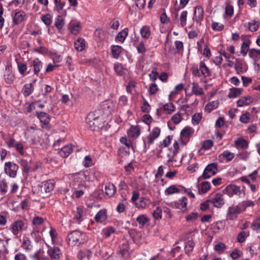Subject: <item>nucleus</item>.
<instances>
[{
	"instance_id": "obj_1",
	"label": "nucleus",
	"mask_w": 260,
	"mask_h": 260,
	"mask_svg": "<svg viewBox=\"0 0 260 260\" xmlns=\"http://www.w3.org/2000/svg\"><path fill=\"white\" fill-rule=\"evenodd\" d=\"M191 71L192 75L195 77L206 78L211 75L210 70L203 61L200 62L199 67L193 65L191 68Z\"/></svg>"
},
{
	"instance_id": "obj_2",
	"label": "nucleus",
	"mask_w": 260,
	"mask_h": 260,
	"mask_svg": "<svg viewBox=\"0 0 260 260\" xmlns=\"http://www.w3.org/2000/svg\"><path fill=\"white\" fill-rule=\"evenodd\" d=\"M244 188V187H243L241 188L240 186L231 184L228 185L223 190V191L230 197H232L234 196H237L239 198H243L245 196Z\"/></svg>"
},
{
	"instance_id": "obj_3",
	"label": "nucleus",
	"mask_w": 260,
	"mask_h": 260,
	"mask_svg": "<svg viewBox=\"0 0 260 260\" xmlns=\"http://www.w3.org/2000/svg\"><path fill=\"white\" fill-rule=\"evenodd\" d=\"M68 239L74 245H79L83 243L86 240V235L84 233L75 230L71 232L68 235Z\"/></svg>"
},
{
	"instance_id": "obj_4",
	"label": "nucleus",
	"mask_w": 260,
	"mask_h": 260,
	"mask_svg": "<svg viewBox=\"0 0 260 260\" xmlns=\"http://www.w3.org/2000/svg\"><path fill=\"white\" fill-rule=\"evenodd\" d=\"M217 172V164L216 163H211L207 166L205 168L202 178L206 179L214 176Z\"/></svg>"
},
{
	"instance_id": "obj_5",
	"label": "nucleus",
	"mask_w": 260,
	"mask_h": 260,
	"mask_svg": "<svg viewBox=\"0 0 260 260\" xmlns=\"http://www.w3.org/2000/svg\"><path fill=\"white\" fill-rule=\"evenodd\" d=\"M241 211V207L240 205L229 207L226 213V220H235L237 217L238 214H240Z\"/></svg>"
},
{
	"instance_id": "obj_6",
	"label": "nucleus",
	"mask_w": 260,
	"mask_h": 260,
	"mask_svg": "<svg viewBox=\"0 0 260 260\" xmlns=\"http://www.w3.org/2000/svg\"><path fill=\"white\" fill-rule=\"evenodd\" d=\"M27 226L26 220H17L12 224V230L15 235H17L19 232L25 230Z\"/></svg>"
},
{
	"instance_id": "obj_7",
	"label": "nucleus",
	"mask_w": 260,
	"mask_h": 260,
	"mask_svg": "<svg viewBox=\"0 0 260 260\" xmlns=\"http://www.w3.org/2000/svg\"><path fill=\"white\" fill-rule=\"evenodd\" d=\"M18 166L12 162H6L5 165V172L11 177H15L17 175Z\"/></svg>"
},
{
	"instance_id": "obj_8",
	"label": "nucleus",
	"mask_w": 260,
	"mask_h": 260,
	"mask_svg": "<svg viewBox=\"0 0 260 260\" xmlns=\"http://www.w3.org/2000/svg\"><path fill=\"white\" fill-rule=\"evenodd\" d=\"M54 181L53 180H48L42 182L40 185V191L42 193H48L52 191L54 187Z\"/></svg>"
},
{
	"instance_id": "obj_9",
	"label": "nucleus",
	"mask_w": 260,
	"mask_h": 260,
	"mask_svg": "<svg viewBox=\"0 0 260 260\" xmlns=\"http://www.w3.org/2000/svg\"><path fill=\"white\" fill-rule=\"evenodd\" d=\"M35 115L40 120V122L48 127V125L50 121V116L45 112L36 111Z\"/></svg>"
},
{
	"instance_id": "obj_10",
	"label": "nucleus",
	"mask_w": 260,
	"mask_h": 260,
	"mask_svg": "<svg viewBox=\"0 0 260 260\" xmlns=\"http://www.w3.org/2000/svg\"><path fill=\"white\" fill-rule=\"evenodd\" d=\"M87 123L89 128L92 131H98L103 126L102 121L98 117L89 120Z\"/></svg>"
},
{
	"instance_id": "obj_11",
	"label": "nucleus",
	"mask_w": 260,
	"mask_h": 260,
	"mask_svg": "<svg viewBox=\"0 0 260 260\" xmlns=\"http://www.w3.org/2000/svg\"><path fill=\"white\" fill-rule=\"evenodd\" d=\"M204 13L203 8L201 6H197L194 9L193 19L201 24L203 19Z\"/></svg>"
},
{
	"instance_id": "obj_12",
	"label": "nucleus",
	"mask_w": 260,
	"mask_h": 260,
	"mask_svg": "<svg viewBox=\"0 0 260 260\" xmlns=\"http://www.w3.org/2000/svg\"><path fill=\"white\" fill-rule=\"evenodd\" d=\"M26 18V13L23 11L15 12L13 16V22L15 25H18L24 20Z\"/></svg>"
},
{
	"instance_id": "obj_13",
	"label": "nucleus",
	"mask_w": 260,
	"mask_h": 260,
	"mask_svg": "<svg viewBox=\"0 0 260 260\" xmlns=\"http://www.w3.org/2000/svg\"><path fill=\"white\" fill-rule=\"evenodd\" d=\"M28 132L30 134V137L34 144H37L40 142L39 136L41 134V131L40 129H35L34 127L31 126L28 129Z\"/></svg>"
},
{
	"instance_id": "obj_14",
	"label": "nucleus",
	"mask_w": 260,
	"mask_h": 260,
	"mask_svg": "<svg viewBox=\"0 0 260 260\" xmlns=\"http://www.w3.org/2000/svg\"><path fill=\"white\" fill-rule=\"evenodd\" d=\"M160 133V129L158 127H155L152 129L151 132L147 137L149 146L153 142L154 140L159 137Z\"/></svg>"
},
{
	"instance_id": "obj_15",
	"label": "nucleus",
	"mask_w": 260,
	"mask_h": 260,
	"mask_svg": "<svg viewBox=\"0 0 260 260\" xmlns=\"http://www.w3.org/2000/svg\"><path fill=\"white\" fill-rule=\"evenodd\" d=\"M210 201L214 207L218 208H221L224 204V200L222 195L219 193H217L214 198L210 200Z\"/></svg>"
},
{
	"instance_id": "obj_16",
	"label": "nucleus",
	"mask_w": 260,
	"mask_h": 260,
	"mask_svg": "<svg viewBox=\"0 0 260 260\" xmlns=\"http://www.w3.org/2000/svg\"><path fill=\"white\" fill-rule=\"evenodd\" d=\"M47 252L52 259H58L61 255V252L57 247H50Z\"/></svg>"
},
{
	"instance_id": "obj_17",
	"label": "nucleus",
	"mask_w": 260,
	"mask_h": 260,
	"mask_svg": "<svg viewBox=\"0 0 260 260\" xmlns=\"http://www.w3.org/2000/svg\"><path fill=\"white\" fill-rule=\"evenodd\" d=\"M31 66L33 67L34 74L38 75L43 67L41 61L39 58H36L32 61Z\"/></svg>"
},
{
	"instance_id": "obj_18",
	"label": "nucleus",
	"mask_w": 260,
	"mask_h": 260,
	"mask_svg": "<svg viewBox=\"0 0 260 260\" xmlns=\"http://www.w3.org/2000/svg\"><path fill=\"white\" fill-rule=\"evenodd\" d=\"M151 204V201L145 197H141L139 202L135 203L137 208L144 209Z\"/></svg>"
},
{
	"instance_id": "obj_19",
	"label": "nucleus",
	"mask_w": 260,
	"mask_h": 260,
	"mask_svg": "<svg viewBox=\"0 0 260 260\" xmlns=\"http://www.w3.org/2000/svg\"><path fill=\"white\" fill-rule=\"evenodd\" d=\"M253 100V99L250 96H243L237 101L238 106L242 107L245 105H249Z\"/></svg>"
},
{
	"instance_id": "obj_20",
	"label": "nucleus",
	"mask_w": 260,
	"mask_h": 260,
	"mask_svg": "<svg viewBox=\"0 0 260 260\" xmlns=\"http://www.w3.org/2000/svg\"><path fill=\"white\" fill-rule=\"evenodd\" d=\"M187 199L186 197H182L179 201L175 202V205L176 208L180 209L182 212L186 211Z\"/></svg>"
},
{
	"instance_id": "obj_21",
	"label": "nucleus",
	"mask_w": 260,
	"mask_h": 260,
	"mask_svg": "<svg viewBox=\"0 0 260 260\" xmlns=\"http://www.w3.org/2000/svg\"><path fill=\"white\" fill-rule=\"evenodd\" d=\"M244 63L242 59L237 58L235 62V69L238 74L243 73L245 70L244 68Z\"/></svg>"
},
{
	"instance_id": "obj_22",
	"label": "nucleus",
	"mask_w": 260,
	"mask_h": 260,
	"mask_svg": "<svg viewBox=\"0 0 260 260\" xmlns=\"http://www.w3.org/2000/svg\"><path fill=\"white\" fill-rule=\"evenodd\" d=\"M73 151V146L68 145L62 147L59 151V154L62 157H68Z\"/></svg>"
},
{
	"instance_id": "obj_23",
	"label": "nucleus",
	"mask_w": 260,
	"mask_h": 260,
	"mask_svg": "<svg viewBox=\"0 0 260 260\" xmlns=\"http://www.w3.org/2000/svg\"><path fill=\"white\" fill-rule=\"evenodd\" d=\"M105 193L109 197H113L116 192V188L112 183H108L105 187Z\"/></svg>"
},
{
	"instance_id": "obj_24",
	"label": "nucleus",
	"mask_w": 260,
	"mask_h": 260,
	"mask_svg": "<svg viewBox=\"0 0 260 260\" xmlns=\"http://www.w3.org/2000/svg\"><path fill=\"white\" fill-rule=\"evenodd\" d=\"M74 46L77 51H82L85 48V41L82 38H79L75 42Z\"/></svg>"
},
{
	"instance_id": "obj_25",
	"label": "nucleus",
	"mask_w": 260,
	"mask_h": 260,
	"mask_svg": "<svg viewBox=\"0 0 260 260\" xmlns=\"http://www.w3.org/2000/svg\"><path fill=\"white\" fill-rule=\"evenodd\" d=\"M140 134V129L138 126H132L128 131V135L132 138H137Z\"/></svg>"
},
{
	"instance_id": "obj_26",
	"label": "nucleus",
	"mask_w": 260,
	"mask_h": 260,
	"mask_svg": "<svg viewBox=\"0 0 260 260\" xmlns=\"http://www.w3.org/2000/svg\"><path fill=\"white\" fill-rule=\"evenodd\" d=\"M234 142L235 146L238 148L245 149L248 146L247 141L243 138L238 139L235 140Z\"/></svg>"
},
{
	"instance_id": "obj_27",
	"label": "nucleus",
	"mask_w": 260,
	"mask_h": 260,
	"mask_svg": "<svg viewBox=\"0 0 260 260\" xmlns=\"http://www.w3.org/2000/svg\"><path fill=\"white\" fill-rule=\"evenodd\" d=\"M106 211L105 210H101L96 214L94 217V219L96 222H102L106 219Z\"/></svg>"
},
{
	"instance_id": "obj_28",
	"label": "nucleus",
	"mask_w": 260,
	"mask_h": 260,
	"mask_svg": "<svg viewBox=\"0 0 260 260\" xmlns=\"http://www.w3.org/2000/svg\"><path fill=\"white\" fill-rule=\"evenodd\" d=\"M248 55L250 57L257 60L260 59V50L254 48L250 49Z\"/></svg>"
},
{
	"instance_id": "obj_29",
	"label": "nucleus",
	"mask_w": 260,
	"mask_h": 260,
	"mask_svg": "<svg viewBox=\"0 0 260 260\" xmlns=\"http://www.w3.org/2000/svg\"><path fill=\"white\" fill-rule=\"evenodd\" d=\"M140 34L143 39H147L149 38L151 31L149 26H144L140 29Z\"/></svg>"
},
{
	"instance_id": "obj_30",
	"label": "nucleus",
	"mask_w": 260,
	"mask_h": 260,
	"mask_svg": "<svg viewBox=\"0 0 260 260\" xmlns=\"http://www.w3.org/2000/svg\"><path fill=\"white\" fill-rule=\"evenodd\" d=\"M219 105V102L218 101H213L209 102L205 106V110L208 112H210L212 110L215 109L218 107Z\"/></svg>"
},
{
	"instance_id": "obj_31",
	"label": "nucleus",
	"mask_w": 260,
	"mask_h": 260,
	"mask_svg": "<svg viewBox=\"0 0 260 260\" xmlns=\"http://www.w3.org/2000/svg\"><path fill=\"white\" fill-rule=\"evenodd\" d=\"M243 89L242 88H233L230 89L228 96L230 98H235L242 94Z\"/></svg>"
},
{
	"instance_id": "obj_32",
	"label": "nucleus",
	"mask_w": 260,
	"mask_h": 260,
	"mask_svg": "<svg viewBox=\"0 0 260 260\" xmlns=\"http://www.w3.org/2000/svg\"><path fill=\"white\" fill-rule=\"evenodd\" d=\"M128 35V28H125L123 30L118 32L116 36V39L119 42H123L125 40L126 36Z\"/></svg>"
},
{
	"instance_id": "obj_33",
	"label": "nucleus",
	"mask_w": 260,
	"mask_h": 260,
	"mask_svg": "<svg viewBox=\"0 0 260 260\" xmlns=\"http://www.w3.org/2000/svg\"><path fill=\"white\" fill-rule=\"evenodd\" d=\"M34 87L32 83L26 84L23 88V94L25 96H29L33 91Z\"/></svg>"
},
{
	"instance_id": "obj_34",
	"label": "nucleus",
	"mask_w": 260,
	"mask_h": 260,
	"mask_svg": "<svg viewBox=\"0 0 260 260\" xmlns=\"http://www.w3.org/2000/svg\"><path fill=\"white\" fill-rule=\"evenodd\" d=\"M83 214V209L82 206H79L77 208V211L75 215L74 219L77 220V222L80 223L82 221L81 217Z\"/></svg>"
},
{
	"instance_id": "obj_35",
	"label": "nucleus",
	"mask_w": 260,
	"mask_h": 260,
	"mask_svg": "<svg viewBox=\"0 0 260 260\" xmlns=\"http://www.w3.org/2000/svg\"><path fill=\"white\" fill-rule=\"evenodd\" d=\"M121 49L122 48L119 46H113L111 49L113 57L115 58H118Z\"/></svg>"
},
{
	"instance_id": "obj_36",
	"label": "nucleus",
	"mask_w": 260,
	"mask_h": 260,
	"mask_svg": "<svg viewBox=\"0 0 260 260\" xmlns=\"http://www.w3.org/2000/svg\"><path fill=\"white\" fill-rule=\"evenodd\" d=\"M248 25L249 30L251 31H255L258 28L259 22L256 20H253L248 22Z\"/></svg>"
},
{
	"instance_id": "obj_37",
	"label": "nucleus",
	"mask_w": 260,
	"mask_h": 260,
	"mask_svg": "<svg viewBox=\"0 0 260 260\" xmlns=\"http://www.w3.org/2000/svg\"><path fill=\"white\" fill-rule=\"evenodd\" d=\"M193 86L192 87V92L194 94L202 95L204 93L203 89L200 87L197 83H193Z\"/></svg>"
},
{
	"instance_id": "obj_38",
	"label": "nucleus",
	"mask_w": 260,
	"mask_h": 260,
	"mask_svg": "<svg viewBox=\"0 0 260 260\" xmlns=\"http://www.w3.org/2000/svg\"><path fill=\"white\" fill-rule=\"evenodd\" d=\"M92 252L88 249L80 251L78 254V258L82 260L83 258L87 257L89 258L91 255Z\"/></svg>"
},
{
	"instance_id": "obj_39",
	"label": "nucleus",
	"mask_w": 260,
	"mask_h": 260,
	"mask_svg": "<svg viewBox=\"0 0 260 260\" xmlns=\"http://www.w3.org/2000/svg\"><path fill=\"white\" fill-rule=\"evenodd\" d=\"M179 189L175 185H171L165 190V193L168 196L175 193H179Z\"/></svg>"
},
{
	"instance_id": "obj_40",
	"label": "nucleus",
	"mask_w": 260,
	"mask_h": 260,
	"mask_svg": "<svg viewBox=\"0 0 260 260\" xmlns=\"http://www.w3.org/2000/svg\"><path fill=\"white\" fill-rule=\"evenodd\" d=\"M17 63L19 72L21 75H24L27 71L26 64L21 62H17Z\"/></svg>"
},
{
	"instance_id": "obj_41",
	"label": "nucleus",
	"mask_w": 260,
	"mask_h": 260,
	"mask_svg": "<svg viewBox=\"0 0 260 260\" xmlns=\"http://www.w3.org/2000/svg\"><path fill=\"white\" fill-rule=\"evenodd\" d=\"M114 70L119 76H122L124 73V69L121 64L116 63L114 64Z\"/></svg>"
},
{
	"instance_id": "obj_42",
	"label": "nucleus",
	"mask_w": 260,
	"mask_h": 260,
	"mask_svg": "<svg viewBox=\"0 0 260 260\" xmlns=\"http://www.w3.org/2000/svg\"><path fill=\"white\" fill-rule=\"evenodd\" d=\"M194 246V242L192 240H188L185 247V252L187 254H189L190 252L192 251Z\"/></svg>"
},
{
	"instance_id": "obj_43",
	"label": "nucleus",
	"mask_w": 260,
	"mask_h": 260,
	"mask_svg": "<svg viewBox=\"0 0 260 260\" xmlns=\"http://www.w3.org/2000/svg\"><path fill=\"white\" fill-rule=\"evenodd\" d=\"M136 220L137 222H138V223L142 226H144L147 222H148V218L145 216V215L143 214L138 216Z\"/></svg>"
},
{
	"instance_id": "obj_44",
	"label": "nucleus",
	"mask_w": 260,
	"mask_h": 260,
	"mask_svg": "<svg viewBox=\"0 0 260 260\" xmlns=\"http://www.w3.org/2000/svg\"><path fill=\"white\" fill-rule=\"evenodd\" d=\"M187 12L186 11H183L180 17V21L181 25L183 27L186 25L187 20Z\"/></svg>"
},
{
	"instance_id": "obj_45",
	"label": "nucleus",
	"mask_w": 260,
	"mask_h": 260,
	"mask_svg": "<svg viewBox=\"0 0 260 260\" xmlns=\"http://www.w3.org/2000/svg\"><path fill=\"white\" fill-rule=\"evenodd\" d=\"M163 109L165 111H166L168 114H170L174 111V106L171 103H168L164 105Z\"/></svg>"
},
{
	"instance_id": "obj_46",
	"label": "nucleus",
	"mask_w": 260,
	"mask_h": 260,
	"mask_svg": "<svg viewBox=\"0 0 260 260\" xmlns=\"http://www.w3.org/2000/svg\"><path fill=\"white\" fill-rule=\"evenodd\" d=\"M211 188L209 182L207 181H204L202 183V186L201 188V191L203 193H206Z\"/></svg>"
},
{
	"instance_id": "obj_47",
	"label": "nucleus",
	"mask_w": 260,
	"mask_h": 260,
	"mask_svg": "<svg viewBox=\"0 0 260 260\" xmlns=\"http://www.w3.org/2000/svg\"><path fill=\"white\" fill-rule=\"evenodd\" d=\"M239 205L241 208H243V210H245L248 207L254 206V203L251 200H247L242 202Z\"/></svg>"
},
{
	"instance_id": "obj_48",
	"label": "nucleus",
	"mask_w": 260,
	"mask_h": 260,
	"mask_svg": "<svg viewBox=\"0 0 260 260\" xmlns=\"http://www.w3.org/2000/svg\"><path fill=\"white\" fill-rule=\"evenodd\" d=\"M162 210L160 207H157L153 212V217L155 219H160L161 218Z\"/></svg>"
},
{
	"instance_id": "obj_49",
	"label": "nucleus",
	"mask_w": 260,
	"mask_h": 260,
	"mask_svg": "<svg viewBox=\"0 0 260 260\" xmlns=\"http://www.w3.org/2000/svg\"><path fill=\"white\" fill-rule=\"evenodd\" d=\"M222 155L228 161L232 160L234 157V154L228 150L224 151Z\"/></svg>"
},
{
	"instance_id": "obj_50",
	"label": "nucleus",
	"mask_w": 260,
	"mask_h": 260,
	"mask_svg": "<svg viewBox=\"0 0 260 260\" xmlns=\"http://www.w3.org/2000/svg\"><path fill=\"white\" fill-rule=\"evenodd\" d=\"M202 118V114L201 113L194 114L192 117V122L194 125L198 124Z\"/></svg>"
},
{
	"instance_id": "obj_51",
	"label": "nucleus",
	"mask_w": 260,
	"mask_h": 260,
	"mask_svg": "<svg viewBox=\"0 0 260 260\" xmlns=\"http://www.w3.org/2000/svg\"><path fill=\"white\" fill-rule=\"evenodd\" d=\"M212 146L213 142L210 140H207L203 142L202 148L205 150H208L210 149Z\"/></svg>"
},
{
	"instance_id": "obj_52",
	"label": "nucleus",
	"mask_w": 260,
	"mask_h": 260,
	"mask_svg": "<svg viewBox=\"0 0 260 260\" xmlns=\"http://www.w3.org/2000/svg\"><path fill=\"white\" fill-rule=\"evenodd\" d=\"M44 221V218L39 216L35 217L32 221V223L35 226H38L43 223Z\"/></svg>"
},
{
	"instance_id": "obj_53",
	"label": "nucleus",
	"mask_w": 260,
	"mask_h": 260,
	"mask_svg": "<svg viewBox=\"0 0 260 260\" xmlns=\"http://www.w3.org/2000/svg\"><path fill=\"white\" fill-rule=\"evenodd\" d=\"M191 128L189 127H185L183 128L180 133V135L182 137H188L190 136Z\"/></svg>"
},
{
	"instance_id": "obj_54",
	"label": "nucleus",
	"mask_w": 260,
	"mask_h": 260,
	"mask_svg": "<svg viewBox=\"0 0 260 260\" xmlns=\"http://www.w3.org/2000/svg\"><path fill=\"white\" fill-rule=\"evenodd\" d=\"M250 114L248 112H246L241 115L240 117V120L241 122L244 123H247L249 122L250 119Z\"/></svg>"
},
{
	"instance_id": "obj_55",
	"label": "nucleus",
	"mask_w": 260,
	"mask_h": 260,
	"mask_svg": "<svg viewBox=\"0 0 260 260\" xmlns=\"http://www.w3.org/2000/svg\"><path fill=\"white\" fill-rule=\"evenodd\" d=\"M7 183L5 180H2L0 182V191L2 194H4L7 192Z\"/></svg>"
},
{
	"instance_id": "obj_56",
	"label": "nucleus",
	"mask_w": 260,
	"mask_h": 260,
	"mask_svg": "<svg viewBox=\"0 0 260 260\" xmlns=\"http://www.w3.org/2000/svg\"><path fill=\"white\" fill-rule=\"evenodd\" d=\"M4 78L6 82L8 84L12 83L14 79V76L13 74L11 73L5 74Z\"/></svg>"
},
{
	"instance_id": "obj_57",
	"label": "nucleus",
	"mask_w": 260,
	"mask_h": 260,
	"mask_svg": "<svg viewBox=\"0 0 260 260\" xmlns=\"http://www.w3.org/2000/svg\"><path fill=\"white\" fill-rule=\"evenodd\" d=\"M120 141L122 144H124L128 148H131L134 150L131 142L127 140L126 137H121L120 139Z\"/></svg>"
},
{
	"instance_id": "obj_58",
	"label": "nucleus",
	"mask_w": 260,
	"mask_h": 260,
	"mask_svg": "<svg viewBox=\"0 0 260 260\" xmlns=\"http://www.w3.org/2000/svg\"><path fill=\"white\" fill-rule=\"evenodd\" d=\"M42 20L47 25H50L52 22L51 16L49 14H46L42 17Z\"/></svg>"
},
{
	"instance_id": "obj_59",
	"label": "nucleus",
	"mask_w": 260,
	"mask_h": 260,
	"mask_svg": "<svg viewBox=\"0 0 260 260\" xmlns=\"http://www.w3.org/2000/svg\"><path fill=\"white\" fill-rule=\"evenodd\" d=\"M137 49L139 53L143 54L146 52V49L143 42L141 41L140 42L139 45L137 46Z\"/></svg>"
},
{
	"instance_id": "obj_60",
	"label": "nucleus",
	"mask_w": 260,
	"mask_h": 260,
	"mask_svg": "<svg viewBox=\"0 0 260 260\" xmlns=\"http://www.w3.org/2000/svg\"><path fill=\"white\" fill-rule=\"evenodd\" d=\"M225 13L226 15L231 17L234 13V8L231 5L228 4L226 6Z\"/></svg>"
},
{
	"instance_id": "obj_61",
	"label": "nucleus",
	"mask_w": 260,
	"mask_h": 260,
	"mask_svg": "<svg viewBox=\"0 0 260 260\" xmlns=\"http://www.w3.org/2000/svg\"><path fill=\"white\" fill-rule=\"evenodd\" d=\"M211 27L213 30L220 31L223 29L224 25L218 22H212Z\"/></svg>"
},
{
	"instance_id": "obj_62",
	"label": "nucleus",
	"mask_w": 260,
	"mask_h": 260,
	"mask_svg": "<svg viewBox=\"0 0 260 260\" xmlns=\"http://www.w3.org/2000/svg\"><path fill=\"white\" fill-rule=\"evenodd\" d=\"M80 26L79 23L72 24L71 25V31L73 34L76 35L79 31Z\"/></svg>"
},
{
	"instance_id": "obj_63",
	"label": "nucleus",
	"mask_w": 260,
	"mask_h": 260,
	"mask_svg": "<svg viewBox=\"0 0 260 260\" xmlns=\"http://www.w3.org/2000/svg\"><path fill=\"white\" fill-rule=\"evenodd\" d=\"M174 124H178L182 119L181 115L179 113L174 114L171 118Z\"/></svg>"
},
{
	"instance_id": "obj_64",
	"label": "nucleus",
	"mask_w": 260,
	"mask_h": 260,
	"mask_svg": "<svg viewBox=\"0 0 260 260\" xmlns=\"http://www.w3.org/2000/svg\"><path fill=\"white\" fill-rule=\"evenodd\" d=\"M176 52L179 53L180 51H182L183 49V44L182 42L176 41L174 43Z\"/></svg>"
}]
</instances>
